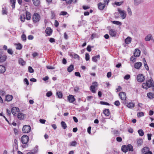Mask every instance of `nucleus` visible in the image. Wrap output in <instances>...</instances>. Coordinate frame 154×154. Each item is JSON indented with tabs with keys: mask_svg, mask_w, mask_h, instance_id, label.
Here are the masks:
<instances>
[{
	"mask_svg": "<svg viewBox=\"0 0 154 154\" xmlns=\"http://www.w3.org/2000/svg\"><path fill=\"white\" fill-rule=\"evenodd\" d=\"M127 11L128 14L130 15H131L132 14L131 11V9L129 7L128 8Z\"/></svg>",
	"mask_w": 154,
	"mask_h": 154,
	"instance_id": "nucleus-54",
	"label": "nucleus"
},
{
	"mask_svg": "<svg viewBox=\"0 0 154 154\" xmlns=\"http://www.w3.org/2000/svg\"><path fill=\"white\" fill-rule=\"evenodd\" d=\"M38 146H36L34 149L32 150V152L33 154H35L36 153L38 152Z\"/></svg>",
	"mask_w": 154,
	"mask_h": 154,
	"instance_id": "nucleus-21",
	"label": "nucleus"
},
{
	"mask_svg": "<svg viewBox=\"0 0 154 154\" xmlns=\"http://www.w3.org/2000/svg\"><path fill=\"white\" fill-rule=\"evenodd\" d=\"M98 85L97 83L94 82L92 83V85L90 87V90L93 93H95L96 91L95 90V88L97 87Z\"/></svg>",
	"mask_w": 154,
	"mask_h": 154,
	"instance_id": "nucleus-7",
	"label": "nucleus"
},
{
	"mask_svg": "<svg viewBox=\"0 0 154 154\" xmlns=\"http://www.w3.org/2000/svg\"><path fill=\"white\" fill-rule=\"evenodd\" d=\"M123 3V2H115V4L117 6H120Z\"/></svg>",
	"mask_w": 154,
	"mask_h": 154,
	"instance_id": "nucleus-53",
	"label": "nucleus"
},
{
	"mask_svg": "<svg viewBox=\"0 0 154 154\" xmlns=\"http://www.w3.org/2000/svg\"><path fill=\"white\" fill-rule=\"evenodd\" d=\"M98 8L100 10H103L105 7V4H103L101 2L99 3L98 5Z\"/></svg>",
	"mask_w": 154,
	"mask_h": 154,
	"instance_id": "nucleus-10",
	"label": "nucleus"
},
{
	"mask_svg": "<svg viewBox=\"0 0 154 154\" xmlns=\"http://www.w3.org/2000/svg\"><path fill=\"white\" fill-rule=\"evenodd\" d=\"M100 56L99 55L93 57H92V61L95 62H97V59H100Z\"/></svg>",
	"mask_w": 154,
	"mask_h": 154,
	"instance_id": "nucleus-24",
	"label": "nucleus"
},
{
	"mask_svg": "<svg viewBox=\"0 0 154 154\" xmlns=\"http://www.w3.org/2000/svg\"><path fill=\"white\" fill-rule=\"evenodd\" d=\"M11 111L14 116H16L17 113L19 112L20 110L18 107H14L11 108Z\"/></svg>",
	"mask_w": 154,
	"mask_h": 154,
	"instance_id": "nucleus-5",
	"label": "nucleus"
},
{
	"mask_svg": "<svg viewBox=\"0 0 154 154\" xmlns=\"http://www.w3.org/2000/svg\"><path fill=\"white\" fill-rule=\"evenodd\" d=\"M31 129V127L29 125H25L23 127L22 129L23 132L25 133H28L30 131Z\"/></svg>",
	"mask_w": 154,
	"mask_h": 154,
	"instance_id": "nucleus-4",
	"label": "nucleus"
},
{
	"mask_svg": "<svg viewBox=\"0 0 154 154\" xmlns=\"http://www.w3.org/2000/svg\"><path fill=\"white\" fill-rule=\"evenodd\" d=\"M113 23L116 24L117 25H121L122 24V23L119 21H113L112 22Z\"/></svg>",
	"mask_w": 154,
	"mask_h": 154,
	"instance_id": "nucleus-45",
	"label": "nucleus"
},
{
	"mask_svg": "<svg viewBox=\"0 0 154 154\" xmlns=\"http://www.w3.org/2000/svg\"><path fill=\"white\" fill-rule=\"evenodd\" d=\"M13 98L12 95H8L6 96L5 100L7 101H10L12 100Z\"/></svg>",
	"mask_w": 154,
	"mask_h": 154,
	"instance_id": "nucleus-20",
	"label": "nucleus"
},
{
	"mask_svg": "<svg viewBox=\"0 0 154 154\" xmlns=\"http://www.w3.org/2000/svg\"><path fill=\"white\" fill-rule=\"evenodd\" d=\"M21 38L22 40L24 41H26V36L25 34L23 33L21 36Z\"/></svg>",
	"mask_w": 154,
	"mask_h": 154,
	"instance_id": "nucleus-42",
	"label": "nucleus"
},
{
	"mask_svg": "<svg viewBox=\"0 0 154 154\" xmlns=\"http://www.w3.org/2000/svg\"><path fill=\"white\" fill-rule=\"evenodd\" d=\"M154 82L151 77H149V79L146 80V83H143L142 84V87L143 88L147 89L148 88L151 86H153Z\"/></svg>",
	"mask_w": 154,
	"mask_h": 154,
	"instance_id": "nucleus-1",
	"label": "nucleus"
},
{
	"mask_svg": "<svg viewBox=\"0 0 154 154\" xmlns=\"http://www.w3.org/2000/svg\"><path fill=\"white\" fill-rule=\"evenodd\" d=\"M34 5L35 6H38L40 3L39 0H32Z\"/></svg>",
	"mask_w": 154,
	"mask_h": 154,
	"instance_id": "nucleus-32",
	"label": "nucleus"
},
{
	"mask_svg": "<svg viewBox=\"0 0 154 154\" xmlns=\"http://www.w3.org/2000/svg\"><path fill=\"white\" fill-rule=\"evenodd\" d=\"M17 46L16 47V48L17 49L20 50L22 48V47H23L22 45L20 43H18V44H17Z\"/></svg>",
	"mask_w": 154,
	"mask_h": 154,
	"instance_id": "nucleus-41",
	"label": "nucleus"
},
{
	"mask_svg": "<svg viewBox=\"0 0 154 154\" xmlns=\"http://www.w3.org/2000/svg\"><path fill=\"white\" fill-rule=\"evenodd\" d=\"M125 104L128 108L132 109L135 106V104L132 102H131L129 103H125Z\"/></svg>",
	"mask_w": 154,
	"mask_h": 154,
	"instance_id": "nucleus-13",
	"label": "nucleus"
},
{
	"mask_svg": "<svg viewBox=\"0 0 154 154\" xmlns=\"http://www.w3.org/2000/svg\"><path fill=\"white\" fill-rule=\"evenodd\" d=\"M143 142V140L142 139L138 140L137 142V143L138 146H140L141 145Z\"/></svg>",
	"mask_w": 154,
	"mask_h": 154,
	"instance_id": "nucleus-40",
	"label": "nucleus"
},
{
	"mask_svg": "<svg viewBox=\"0 0 154 154\" xmlns=\"http://www.w3.org/2000/svg\"><path fill=\"white\" fill-rule=\"evenodd\" d=\"M20 19L21 20L24 22L25 20V16L24 14H21L20 16Z\"/></svg>",
	"mask_w": 154,
	"mask_h": 154,
	"instance_id": "nucleus-38",
	"label": "nucleus"
},
{
	"mask_svg": "<svg viewBox=\"0 0 154 154\" xmlns=\"http://www.w3.org/2000/svg\"><path fill=\"white\" fill-rule=\"evenodd\" d=\"M116 140L119 142H121L122 141V139L121 137H119L116 138Z\"/></svg>",
	"mask_w": 154,
	"mask_h": 154,
	"instance_id": "nucleus-61",
	"label": "nucleus"
},
{
	"mask_svg": "<svg viewBox=\"0 0 154 154\" xmlns=\"http://www.w3.org/2000/svg\"><path fill=\"white\" fill-rule=\"evenodd\" d=\"M77 143L75 141H73L70 143V146H75L76 145Z\"/></svg>",
	"mask_w": 154,
	"mask_h": 154,
	"instance_id": "nucleus-47",
	"label": "nucleus"
},
{
	"mask_svg": "<svg viewBox=\"0 0 154 154\" xmlns=\"http://www.w3.org/2000/svg\"><path fill=\"white\" fill-rule=\"evenodd\" d=\"M138 132L140 136H142L144 135V133L142 129H139L138 131Z\"/></svg>",
	"mask_w": 154,
	"mask_h": 154,
	"instance_id": "nucleus-37",
	"label": "nucleus"
},
{
	"mask_svg": "<svg viewBox=\"0 0 154 154\" xmlns=\"http://www.w3.org/2000/svg\"><path fill=\"white\" fill-rule=\"evenodd\" d=\"M103 113L104 114V115L106 116H109L110 114L109 110V109H106L104 110L103 111Z\"/></svg>",
	"mask_w": 154,
	"mask_h": 154,
	"instance_id": "nucleus-30",
	"label": "nucleus"
},
{
	"mask_svg": "<svg viewBox=\"0 0 154 154\" xmlns=\"http://www.w3.org/2000/svg\"><path fill=\"white\" fill-rule=\"evenodd\" d=\"M149 150V148L148 147H145L142 149L141 152L142 153L146 152Z\"/></svg>",
	"mask_w": 154,
	"mask_h": 154,
	"instance_id": "nucleus-31",
	"label": "nucleus"
},
{
	"mask_svg": "<svg viewBox=\"0 0 154 154\" xmlns=\"http://www.w3.org/2000/svg\"><path fill=\"white\" fill-rule=\"evenodd\" d=\"M128 150L131 151H133V147L131 145L128 144Z\"/></svg>",
	"mask_w": 154,
	"mask_h": 154,
	"instance_id": "nucleus-43",
	"label": "nucleus"
},
{
	"mask_svg": "<svg viewBox=\"0 0 154 154\" xmlns=\"http://www.w3.org/2000/svg\"><path fill=\"white\" fill-rule=\"evenodd\" d=\"M92 47H91L90 45H88L87 48L86 49L88 51L90 52L91 50V48Z\"/></svg>",
	"mask_w": 154,
	"mask_h": 154,
	"instance_id": "nucleus-55",
	"label": "nucleus"
},
{
	"mask_svg": "<svg viewBox=\"0 0 154 154\" xmlns=\"http://www.w3.org/2000/svg\"><path fill=\"white\" fill-rule=\"evenodd\" d=\"M26 18L27 20H30L31 18L30 13L28 11H26Z\"/></svg>",
	"mask_w": 154,
	"mask_h": 154,
	"instance_id": "nucleus-28",
	"label": "nucleus"
},
{
	"mask_svg": "<svg viewBox=\"0 0 154 154\" xmlns=\"http://www.w3.org/2000/svg\"><path fill=\"white\" fill-rule=\"evenodd\" d=\"M28 69L29 72L31 73H33L34 72V69L32 68V67L30 66L28 67Z\"/></svg>",
	"mask_w": 154,
	"mask_h": 154,
	"instance_id": "nucleus-46",
	"label": "nucleus"
},
{
	"mask_svg": "<svg viewBox=\"0 0 154 154\" xmlns=\"http://www.w3.org/2000/svg\"><path fill=\"white\" fill-rule=\"evenodd\" d=\"M100 103L102 105H109L110 104L109 103H108L106 102H103V101H100Z\"/></svg>",
	"mask_w": 154,
	"mask_h": 154,
	"instance_id": "nucleus-52",
	"label": "nucleus"
},
{
	"mask_svg": "<svg viewBox=\"0 0 154 154\" xmlns=\"http://www.w3.org/2000/svg\"><path fill=\"white\" fill-rule=\"evenodd\" d=\"M8 53L11 55H12L13 54V52L12 50L11 49L9 48L7 50Z\"/></svg>",
	"mask_w": 154,
	"mask_h": 154,
	"instance_id": "nucleus-48",
	"label": "nucleus"
},
{
	"mask_svg": "<svg viewBox=\"0 0 154 154\" xmlns=\"http://www.w3.org/2000/svg\"><path fill=\"white\" fill-rule=\"evenodd\" d=\"M142 65V63L140 62L135 63L134 65V68L136 69H138Z\"/></svg>",
	"mask_w": 154,
	"mask_h": 154,
	"instance_id": "nucleus-16",
	"label": "nucleus"
},
{
	"mask_svg": "<svg viewBox=\"0 0 154 154\" xmlns=\"http://www.w3.org/2000/svg\"><path fill=\"white\" fill-rule=\"evenodd\" d=\"M47 68L48 69H55V67L51 66H47Z\"/></svg>",
	"mask_w": 154,
	"mask_h": 154,
	"instance_id": "nucleus-60",
	"label": "nucleus"
},
{
	"mask_svg": "<svg viewBox=\"0 0 154 154\" xmlns=\"http://www.w3.org/2000/svg\"><path fill=\"white\" fill-rule=\"evenodd\" d=\"M109 33L111 36L113 37L116 36V32L114 30L111 29L109 30Z\"/></svg>",
	"mask_w": 154,
	"mask_h": 154,
	"instance_id": "nucleus-15",
	"label": "nucleus"
},
{
	"mask_svg": "<svg viewBox=\"0 0 154 154\" xmlns=\"http://www.w3.org/2000/svg\"><path fill=\"white\" fill-rule=\"evenodd\" d=\"M140 51L139 49H135V52L134 53V56L137 57H139L140 55Z\"/></svg>",
	"mask_w": 154,
	"mask_h": 154,
	"instance_id": "nucleus-14",
	"label": "nucleus"
},
{
	"mask_svg": "<svg viewBox=\"0 0 154 154\" xmlns=\"http://www.w3.org/2000/svg\"><path fill=\"white\" fill-rule=\"evenodd\" d=\"M29 137L26 135H23L21 139V141L23 144L22 147L23 148H25L28 146L27 143L29 141Z\"/></svg>",
	"mask_w": 154,
	"mask_h": 154,
	"instance_id": "nucleus-2",
	"label": "nucleus"
},
{
	"mask_svg": "<svg viewBox=\"0 0 154 154\" xmlns=\"http://www.w3.org/2000/svg\"><path fill=\"white\" fill-rule=\"evenodd\" d=\"M130 77V75H127L124 77V79L126 80L128 79Z\"/></svg>",
	"mask_w": 154,
	"mask_h": 154,
	"instance_id": "nucleus-57",
	"label": "nucleus"
},
{
	"mask_svg": "<svg viewBox=\"0 0 154 154\" xmlns=\"http://www.w3.org/2000/svg\"><path fill=\"white\" fill-rule=\"evenodd\" d=\"M24 81L25 83L27 85H29V83L28 79L26 78H25L24 79Z\"/></svg>",
	"mask_w": 154,
	"mask_h": 154,
	"instance_id": "nucleus-58",
	"label": "nucleus"
},
{
	"mask_svg": "<svg viewBox=\"0 0 154 154\" xmlns=\"http://www.w3.org/2000/svg\"><path fill=\"white\" fill-rule=\"evenodd\" d=\"M128 145H123L122 146L121 149L123 152H126L128 150Z\"/></svg>",
	"mask_w": 154,
	"mask_h": 154,
	"instance_id": "nucleus-19",
	"label": "nucleus"
},
{
	"mask_svg": "<svg viewBox=\"0 0 154 154\" xmlns=\"http://www.w3.org/2000/svg\"><path fill=\"white\" fill-rule=\"evenodd\" d=\"M144 115V113L143 112H138L137 114V116L138 117H140L143 116Z\"/></svg>",
	"mask_w": 154,
	"mask_h": 154,
	"instance_id": "nucleus-44",
	"label": "nucleus"
},
{
	"mask_svg": "<svg viewBox=\"0 0 154 154\" xmlns=\"http://www.w3.org/2000/svg\"><path fill=\"white\" fill-rule=\"evenodd\" d=\"M54 25L56 27H57L58 26H59V23L57 20H55V21Z\"/></svg>",
	"mask_w": 154,
	"mask_h": 154,
	"instance_id": "nucleus-59",
	"label": "nucleus"
},
{
	"mask_svg": "<svg viewBox=\"0 0 154 154\" xmlns=\"http://www.w3.org/2000/svg\"><path fill=\"white\" fill-rule=\"evenodd\" d=\"M137 81L140 82H142L145 80L144 76L142 74L138 75L137 77Z\"/></svg>",
	"mask_w": 154,
	"mask_h": 154,
	"instance_id": "nucleus-6",
	"label": "nucleus"
},
{
	"mask_svg": "<svg viewBox=\"0 0 154 154\" xmlns=\"http://www.w3.org/2000/svg\"><path fill=\"white\" fill-rule=\"evenodd\" d=\"M131 38L130 37H128L125 39V43L127 44H130L131 42Z\"/></svg>",
	"mask_w": 154,
	"mask_h": 154,
	"instance_id": "nucleus-23",
	"label": "nucleus"
},
{
	"mask_svg": "<svg viewBox=\"0 0 154 154\" xmlns=\"http://www.w3.org/2000/svg\"><path fill=\"white\" fill-rule=\"evenodd\" d=\"M40 19V16L37 13H35L32 17L33 21L34 23L38 22Z\"/></svg>",
	"mask_w": 154,
	"mask_h": 154,
	"instance_id": "nucleus-3",
	"label": "nucleus"
},
{
	"mask_svg": "<svg viewBox=\"0 0 154 154\" xmlns=\"http://www.w3.org/2000/svg\"><path fill=\"white\" fill-rule=\"evenodd\" d=\"M61 125L62 128L64 129H66L67 127L66 124L64 121H62L61 122Z\"/></svg>",
	"mask_w": 154,
	"mask_h": 154,
	"instance_id": "nucleus-34",
	"label": "nucleus"
},
{
	"mask_svg": "<svg viewBox=\"0 0 154 154\" xmlns=\"http://www.w3.org/2000/svg\"><path fill=\"white\" fill-rule=\"evenodd\" d=\"M16 0H10V2L12 4L11 6L13 9L14 8H15V5Z\"/></svg>",
	"mask_w": 154,
	"mask_h": 154,
	"instance_id": "nucleus-35",
	"label": "nucleus"
},
{
	"mask_svg": "<svg viewBox=\"0 0 154 154\" xmlns=\"http://www.w3.org/2000/svg\"><path fill=\"white\" fill-rule=\"evenodd\" d=\"M120 15L121 17H122V19H125L126 17V12L125 11H124L120 14Z\"/></svg>",
	"mask_w": 154,
	"mask_h": 154,
	"instance_id": "nucleus-39",
	"label": "nucleus"
},
{
	"mask_svg": "<svg viewBox=\"0 0 154 154\" xmlns=\"http://www.w3.org/2000/svg\"><path fill=\"white\" fill-rule=\"evenodd\" d=\"M7 58V56L6 55L2 56L0 54V63L4 62L6 60Z\"/></svg>",
	"mask_w": 154,
	"mask_h": 154,
	"instance_id": "nucleus-17",
	"label": "nucleus"
},
{
	"mask_svg": "<svg viewBox=\"0 0 154 154\" xmlns=\"http://www.w3.org/2000/svg\"><path fill=\"white\" fill-rule=\"evenodd\" d=\"M5 70V68L4 66L0 65V73H4Z\"/></svg>",
	"mask_w": 154,
	"mask_h": 154,
	"instance_id": "nucleus-25",
	"label": "nucleus"
},
{
	"mask_svg": "<svg viewBox=\"0 0 154 154\" xmlns=\"http://www.w3.org/2000/svg\"><path fill=\"white\" fill-rule=\"evenodd\" d=\"M69 55L75 59L77 58L79 60L80 59L79 56L78 54L73 53H69Z\"/></svg>",
	"mask_w": 154,
	"mask_h": 154,
	"instance_id": "nucleus-11",
	"label": "nucleus"
},
{
	"mask_svg": "<svg viewBox=\"0 0 154 154\" xmlns=\"http://www.w3.org/2000/svg\"><path fill=\"white\" fill-rule=\"evenodd\" d=\"M134 4L135 5L137 6L140 4L143 3V0H134Z\"/></svg>",
	"mask_w": 154,
	"mask_h": 154,
	"instance_id": "nucleus-18",
	"label": "nucleus"
},
{
	"mask_svg": "<svg viewBox=\"0 0 154 154\" xmlns=\"http://www.w3.org/2000/svg\"><path fill=\"white\" fill-rule=\"evenodd\" d=\"M18 118L20 120H22L24 119V114L22 113H19L17 115Z\"/></svg>",
	"mask_w": 154,
	"mask_h": 154,
	"instance_id": "nucleus-27",
	"label": "nucleus"
},
{
	"mask_svg": "<svg viewBox=\"0 0 154 154\" xmlns=\"http://www.w3.org/2000/svg\"><path fill=\"white\" fill-rule=\"evenodd\" d=\"M67 14L68 13L66 12L65 11H62L60 12V15H63L64 16Z\"/></svg>",
	"mask_w": 154,
	"mask_h": 154,
	"instance_id": "nucleus-50",
	"label": "nucleus"
},
{
	"mask_svg": "<svg viewBox=\"0 0 154 154\" xmlns=\"http://www.w3.org/2000/svg\"><path fill=\"white\" fill-rule=\"evenodd\" d=\"M90 59L89 55L88 53H86L85 54V60L86 61L89 60Z\"/></svg>",
	"mask_w": 154,
	"mask_h": 154,
	"instance_id": "nucleus-49",
	"label": "nucleus"
},
{
	"mask_svg": "<svg viewBox=\"0 0 154 154\" xmlns=\"http://www.w3.org/2000/svg\"><path fill=\"white\" fill-rule=\"evenodd\" d=\"M45 31V33L48 35L50 36L52 34V30L50 27H48L46 29Z\"/></svg>",
	"mask_w": 154,
	"mask_h": 154,
	"instance_id": "nucleus-12",
	"label": "nucleus"
},
{
	"mask_svg": "<svg viewBox=\"0 0 154 154\" xmlns=\"http://www.w3.org/2000/svg\"><path fill=\"white\" fill-rule=\"evenodd\" d=\"M11 112L10 110H9L8 109H6V112L7 114L9 116H10L11 114Z\"/></svg>",
	"mask_w": 154,
	"mask_h": 154,
	"instance_id": "nucleus-62",
	"label": "nucleus"
},
{
	"mask_svg": "<svg viewBox=\"0 0 154 154\" xmlns=\"http://www.w3.org/2000/svg\"><path fill=\"white\" fill-rule=\"evenodd\" d=\"M52 93L51 92L48 91L46 93V96L48 97H49L51 96V95H52Z\"/></svg>",
	"mask_w": 154,
	"mask_h": 154,
	"instance_id": "nucleus-56",
	"label": "nucleus"
},
{
	"mask_svg": "<svg viewBox=\"0 0 154 154\" xmlns=\"http://www.w3.org/2000/svg\"><path fill=\"white\" fill-rule=\"evenodd\" d=\"M68 100L69 102L72 103L75 100V99L74 96L72 95H69L68 96Z\"/></svg>",
	"mask_w": 154,
	"mask_h": 154,
	"instance_id": "nucleus-9",
	"label": "nucleus"
},
{
	"mask_svg": "<svg viewBox=\"0 0 154 154\" xmlns=\"http://www.w3.org/2000/svg\"><path fill=\"white\" fill-rule=\"evenodd\" d=\"M74 69V66L72 64L70 65L68 68H67V71L70 72H72L73 70Z\"/></svg>",
	"mask_w": 154,
	"mask_h": 154,
	"instance_id": "nucleus-22",
	"label": "nucleus"
},
{
	"mask_svg": "<svg viewBox=\"0 0 154 154\" xmlns=\"http://www.w3.org/2000/svg\"><path fill=\"white\" fill-rule=\"evenodd\" d=\"M56 95L58 96V98H61L62 97L63 94L60 91L57 92Z\"/></svg>",
	"mask_w": 154,
	"mask_h": 154,
	"instance_id": "nucleus-36",
	"label": "nucleus"
},
{
	"mask_svg": "<svg viewBox=\"0 0 154 154\" xmlns=\"http://www.w3.org/2000/svg\"><path fill=\"white\" fill-rule=\"evenodd\" d=\"M147 96L148 98L151 99L154 98V94L152 93H148L147 94Z\"/></svg>",
	"mask_w": 154,
	"mask_h": 154,
	"instance_id": "nucleus-29",
	"label": "nucleus"
},
{
	"mask_svg": "<svg viewBox=\"0 0 154 154\" xmlns=\"http://www.w3.org/2000/svg\"><path fill=\"white\" fill-rule=\"evenodd\" d=\"M75 75L76 76L81 77L80 73L79 72H76L75 73Z\"/></svg>",
	"mask_w": 154,
	"mask_h": 154,
	"instance_id": "nucleus-64",
	"label": "nucleus"
},
{
	"mask_svg": "<svg viewBox=\"0 0 154 154\" xmlns=\"http://www.w3.org/2000/svg\"><path fill=\"white\" fill-rule=\"evenodd\" d=\"M120 103L119 100H116L114 102V104L116 106H119L120 105Z\"/></svg>",
	"mask_w": 154,
	"mask_h": 154,
	"instance_id": "nucleus-51",
	"label": "nucleus"
},
{
	"mask_svg": "<svg viewBox=\"0 0 154 154\" xmlns=\"http://www.w3.org/2000/svg\"><path fill=\"white\" fill-rule=\"evenodd\" d=\"M152 35L151 34H148L145 38V40L146 41H148L150 40V39H152Z\"/></svg>",
	"mask_w": 154,
	"mask_h": 154,
	"instance_id": "nucleus-26",
	"label": "nucleus"
},
{
	"mask_svg": "<svg viewBox=\"0 0 154 154\" xmlns=\"http://www.w3.org/2000/svg\"><path fill=\"white\" fill-rule=\"evenodd\" d=\"M5 94V92L2 90H0V94L2 95H4Z\"/></svg>",
	"mask_w": 154,
	"mask_h": 154,
	"instance_id": "nucleus-63",
	"label": "nucleus"
},
{
	"mask_svg": "<svg viewBox=\"0 0 154 154\" xmlns=\"http://www.w3.org/2000/svg\"><path fill=\"white\" fill-rule=\"evenodd\" d=\"M18 62L22 66L25 65L26 64L25 62L22 58H20L19 59Z\"/></svg>",
	"mask_w": 154,
	"mask_h": 154,
	"instance_id": "nucleus-33",
	"label": "nucleus"
},
{
	"mask_svg": "<svg viewBox=\"0 0 154 154\" xmlns=\"http://www.w3.org/2000/svg\"><path fill=\"white\" fill-rule=\"evenodd\" d=\"M119 96L122 100H125L126 99V97L125 93L121 92L119 94Z\"/></svg>",
	"mask_w": 154,
	"mask_h": 154,
	"instance_id": "nucleus-8",
	"label": "nucleus"
}]
</instances>
